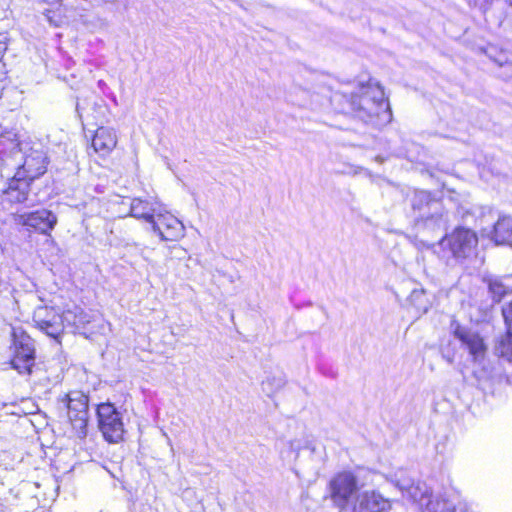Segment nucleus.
I'll return each mask as SVG.
<instances>
[{
    "label": "nucleus",
    "mask_w": 512,
    "mask_h": 512,
    "mask_svg": "<svg viewBox=\"0 0 512 512\" xmlns=\"http://www.w3.org/2000/svg\"><path fill=\"white\" fill-rule=\"evenodd\" d=\"M334 98H341L347 104V109L356 117L368 121L373 117H383L385 120L391 119V110L385 97L382 86L370 79L366 84H360L357 92L349 96L345 94H335Z\"/></svg>",
    "instance_id": "nucleus-1"
},
{
    "label": "nucleus",
    "mask_w": 512,
    "mask_h": 512,
    "mask_svg": "<svg viewBox=\"0 0 512 512\" xmlns=\"http://www.w3.org/2000/svg\"><path fill=\"white\" fill-rule=\"evenodd\" d=\"M412 208L420 213L423 224L430 229H445L449 219L443 203L428 191H416L411 200Z\"/></svg>",
    "instance_id": "nucleus-2"
},
{
    "label": "nucleus",
    "mask_w": 512,
    "mask_h": 512,
    "mask_svg": "<svg viewBox=\"0 0 512 512\" xmlns=\"http://www.w3.org/2000/svg\"><path fill=\"white\" fill-rule=\"evenodd\" d=\"M443 252H448L457 260H464L476 253L478 246L477 234L465 227H457L450 234L440 240Z\"/></svg>",
    "instance_id": "nucleus-3"
},
{
    "label": "nucleus",
    "mask_w": 512,
    "mask_h": 512,
    "mask_svg": "<svg viewBox=\"0 0 512 512\" xmlns=\"http://www.w3.org/2000/svg\"><path fill=\"white\" fill-rule=\"evenodd\" d=\"M67 409V417L79 438L87 435L89 399L82 391H71L58 400Z\"/></svg>",
    "instance_id": "nucleus-4"
},
{
    "label": "nucleus",
    "mask_w": 512,
    "mask_h": 512,
    "mask_svg": "<svg viewBox=\"0 0 512 512\" xmlns=\"http://www.w3.org/2000/svg\"><path fill=\"white\" fill-rule=\"evenodd\" d=\"M12 337L15 355L11 365L20 374H30L35 360L33 340L21 328H12Z\"/></svg>",
    "instance_id": "nucleus-5"
},
{
    "label": "nucleus",
    "mask_w": 512,
    "mask_h": 512,
    "mask_svg": "<svg viewBox=\"0 0 512 512\" xmlns=\"http://www.w3.org/2000/svg\"><path fill=\"white\" fill-rule=\"evenodd\" d=\"M99 429L110 443H118L124 435V424L121 412L112 403H101L97 406Z\"/></svg>",
    "instance_id": "nucleus-6"
},
{
    "label": "nucleus",
    "mask_w": 512,
    "mask_h": 512,
    "mask_svg": "<svg viewBox=\"0 0 512 512\" xmlns=\"http://www.w3.org/2000/svg\"><path fill=\"white\" fill-rule=\"evenodd\" d=\"M330 496L335 506L343 509L352 495L358 490V481L351 472H341L329 482Z\"/></svg>",
    "instance_id": "nucleus-7"
},
{
    "label": "nucleus",
    "mask_w": 512,
    "mask_h": 512,
    "mask_svg": "<svg viewBox=\"0 0 512 512\" xmlns=\"http://www.w3.org/2000/svg\"><path fill=\"white\" fill-rule=\"evenodd\" d=\"M35 326L47 336L59 341L64 331L62 315L56 313L53 308L40 306L33 313Z\"/></svg>",
    "instance_id": "nucleus-8"
},
{
    "label": "nucleus",
    "mask_w": 512,
    "mask_h": 512,
    "mask_svg": "<svg viewBox=\"0 0 512 512\" xmlns=\"http://www.w3.org/2000/svg\"><path fill=\"white\" fill-rule=\"evenodd\" d=\"M14 222L33 228L41 234L49 235L57 224V216L50 210L40 209L30 213L15 214Z\"/></svg>",
    "instance_id": "nucleus-9"
},
{
    "label": "nucleus",
    "mask_w": 512,
    "mask_h": 512,
    "mask_svg": "<svg viewBox=\"0 0 512 512\" xmlns=\"http://www.w3.org/2000/svg\"><path fill=\"white\" fill-rule=\"evenodd\" d=\"M151 224L153 231L164 241H177L184 237V225L170 213H162L160 210Z\"/></svg>",
    "instance_id": "nucleus-10"
},
{
    "label": "nucleus",
    "mask_w": 512,
    "mask_h": 512,
    "mask_svg": "<svg viewBox=\"0 0 512 512\" xmlns=\"http://www.w3.org/2000/svg\"><path fill=\"white\" fill-rule=\"evenodd\" d=\"M47 165L48 157L46 152L42 148H31L25 155L22 166L18 167L15 174L32 182L46 172Z\"/></svg>",
    "instance_id": "nucleus-11"
},
{
    "label": "nucleus",
    "mask_w": 512,
    "mask_h": 512,
    "mask_svg": "<svg viewBox=\"0 0 512 512\" xmlns=\"http://www.w3.org/2000/svg\"><path fill=\"white\" fill-rule=\"evenodd\" d=\"M393 500L384 497L376 490H365L358 494L353 512H389Z\"/></svg>",
    "instance_id": "nucleus-12"
},
{
    "label": "nucleus",
    "mask_w": 512,
    "mask_h": 512,
    "mask_svg": "<svg viewBox=\"0 0 512 512\" xmlns=\"http://www.w3.org/2000/svg\"><path fill=\"white\" fill-rule=\"evenodd\" d=\"M30 181L17 174L10 179L8 187L3 191L2 204H20L24 203L29 196Z\"/></svg>",
    "instance_id": "nucleus-13"
},
{
    "label": "nucleus",
    "mask_w": 512,
    "mask_h": 512,
    "mask_svg": "<svg viewBox=\"0 0 512 512\" xmlns=\"http://www.w3.org/2000/svg\"><path fill=\"white\" fill-rule=\"evenodd\" d=\"M118 143V136L115 129L111 127H99L93 136L92 147L101 156L109 155Z\"/></svg>",
    "instance_id": "nucleus-14"
},
{
    "label": "nucleus",
    "mask_w": 512,
    "mask_h": 512,
    "mask_svg": "<svg viewBox=\"0 0 512 512\" xmlns=\"http://www.w3.org/2000/svg\"><path fill=\"white\" fill-rule=\"evenodd\" d=\"M454 335L466 346L474 360L482 358L486 351V346L483 339L474 332L466 330L457 326L454 330Z\"/></svg>",
    "instance_id": "nucleus-15"
},
{
    "label": "nucleus",
    "mask_w": 512,
    "mask_h": 512,
    "mask_svg": "<svg viewBox=\"0 0 512 512\" xmlns=\"http://www.w3.org/2000/svg\"><path fill=\"white\" fill-rule=\"evenodd\" d=\"M160 210V204L157 201L134 198L130 203L129 215L152 223Z\"/></svg>",
    "instance_id": "nucleus-16"
},
{
    "label": "nucleus",
    "mask_w": 512,
    "mask_h": 512,
    "mask_svg": "<svg viewBox=\"0 0 512 512\" xmlns=\"http://www.w3.org/2000/svg\"><path fill=\"white\" fill-rule=\"evenodd\" d=\"M20 152V142L16 133L7 131L0 135V157L3 162L8 163L10 159H15Z\"/></svg>",
    "instance_id": "nucleus-17"
},
{
    "label": "nucleus",
    "mask_w": 512,
    "mask_h": 512,
    "mask_svg": "<svg viewBox=\"0 0 512 512\" xmlns=\"http://www.w3.org/2000/svg\"><path fill=\"white\" fill-rule=\"evenodd\" d=\"M62 318L64 323L74 326L76 329L85 328L89 324L93 315L85 311L81 307L75 306L63 312Z\"/></svg>",
    "instance_id": "nucleus-18"
},
{
    "label": "nucleus",
    "mask_w": 512,
    "mask_h": 512,
    "mask_svg": "<svg viewBox=\"0 0 512 512\" xmlns=\"http://www.w3.org/2000/svg\"><path fill=\"white\" fill-rule=\"evenodd\" d=\"M493 239L497 244L512 246V217L502 216L494 225Z\"/></svg>",
    "instance_id": "nucleus-19"
},
{
    "label": "nucleus",
    "mask_w": 512,
    "mask_h": 512,
    "mask_svg": "<svg viewBox=\"0 0 512 512\" xmlns=\"http://www.w3.org/2000/svg\"><path fill=\"white\" fill-rule=\"evenodd\" d=\"M407 495L414 502L424 507L428 499L432 497L425 483L412 484L406 489Z\"/></svg>",
    "instance_id": "nucleus-20"
},
{
    "label": "nucleus",
    "mask_w": 512,
    "mask_h": 512,
    "mask_svg": "<svg viewBox=\"0 0 512 512\" xmlns=\"http://www.w3.org/2000/svg\"><path fill=\"white\" fill-rule=\"evenodd\" d=\"M495 353L509 362H512V332L501 335L495 343Z\"/></svg>",
    "instance_id": "nucleus-21"
},
{
    "label": "nucleus",
    "mask_w": 512,
    "mask_h": 512,
    "mask_svg": "<svg viewBox=\"0 0 512 512\" xmlns=\"http://www.w3.org/2000/svg\"><path fill=\"white\" fill-rule=\"evenodd\" d=\"M454 510V504L440 495L432 496L425 504V512H454Z\"/></svg>",
    "instance_id": "nucleus-22"
},
{
    "label": "nucleus",
    "mask_w": 512,
    "mask_h": 512,
    "mask_svg": "<svg viewBox=\"0 0 512 512\" xmlns=\"http://www.w3.org/2000/svg\"><path fill=\"white\" fill-rule=\"evenodd\" d=\"M286 384V378L283 373H278L275 375L268 376L263 382H262V390L264 393H266L268 396L273 395L277 391H279L281 388L284 387Z\"/></svg>",
    "instance_id": "nucleus-23"
},
{
    "label": "nucleus",
    "mask_w": 512,
    "mask_h": 512,
    "mask_svg": "<svg viewBox=\"0 0 512 512\" xmlns=\"http://www.w3.org/2000/svg\"><path fill=\"white\" fill-rule=\"evenodd\" d=\"M408 301L415 307L417 312L426 313L429 309V301L424 289H414L410 293Z\"/></svg>",
    "instance_id": "nucleus-24"
},
{
    "label": "nucleus",
    "mask_w": 512,
    "mask_h": 512,
    "mask_svg": "<svg viewBox=\"0 0 512 512\" xmlns=\"http://www.w3.org/2000/svg\"><path fill=\"white\" fill-rule=\"evenodd\" d=\"M485 281L488 284L489 292L491 293L493 299L496 302H499L506 294V286L497 277H487L485 278Z\"/></svg>",
    "instance_id": "nucleus-25"
},
{
    "label": "nucleus",
    "mask_w": 512,
    "mask_h": 512,
    "mask_svg": "<svg viewBox=\"0 0 512 512\" xmlns=\"http://www.w3.org/2000/svg\"><path fill=\"white\" fill-rule=\"evenodd\" d=\"M502 314L507 330L512 332V301L503 307Z\"/></svg>",
    "instance_id": "nucleus-26"
},
{
    "label": "nucleus",
    "mask_w": 512,
    "mask_h": 512,
    "mask_svg": "<svg viewBox=\"0 0 512 512\" xmlns=\"http://www.w3.org/2000/svg\"><path fill=\"white\" fill-rule=\"evenodd\" d=\"M76 110H77L79 116L82 117V112H81L82 107H81L80 103H77Z\"/></svg>",
    "instance_id": "nucleus-27"
}]
</instances>
